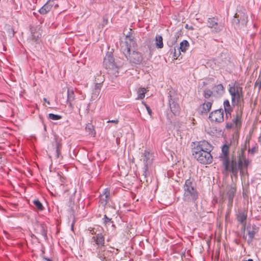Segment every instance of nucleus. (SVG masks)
I'll return each instance as SVG.
<instances>
[{
	"label": "nucleus",
	"instance_id": "obj_27",
	"mask_svg": "<svg viewBox=\"0 0 261 261\" xmlns=\"http://www.w3.org/2000/svg\"><path fill=\"white\" fill-rule=\"evenodd\" d=\"M74 99V93L73 90H70L69 89L67 90V101L69 103L70 106L72 105V102Z\"/></svg>",
	"mask_w": 261,
	"mask_h": 261
},
{
	"label": "nucleus",
	"instance_id": "obj_32",
	"mask_svg": "<svg viewBox=\"0 0 261 261\" xmlns=\"http://www.w3.org/2000/svg\"><path fill=\"white\" fill-rule=\"evenodd\" d=\"M32 39L37 41L40 38V34L36 32V30L34 28H31Z\"/></svg>",
	"mask_w": 261,
	"mask_h": 261
},
{
	"label": "nucleus",
	"instance_id": "obj_34",
	"mask_svg": "<svg viewBox=\"0 0 261 261\" xmlns=\"http://www.w3.org/2000/svg\"><path fill=\"white\" fill-rule=\"evenodd\" d=\"M223 106L225 111H232V109L228 99L224 100Z\"/></svg>",
	"mask_w": 261,
	"mask_h": 261
},
{
	"label": "nucleus",
	"instance_id": "obj_41",
	"mask_svg": "<svg viewBox=\"0 0 261 261\" xmlns=\"http://www.w3.org/2000/svg\"><path fill=\"white\" fill-rule=\"evenodd\" d=\"M108 22V19L106 16H104L102 18V25L103 26L106 25Z\"/></svg>",
	"mask_w": 261,
	"mask_h": 261
},
{
	"label": "nucleus",
	"instance_id": "obj_20",
	"mask_svg": "<svg viewBox=\"0 0 261 261\" xmlns=\"http://www.w3.org/2000/svg\"><path fill=\"white\" fill-rule=\"evenodd\" d=\"M102 220L105 226L107 228V229H108L109 227H110V229L111 231L115 232L116 227L114 224L113 221L112 220V219L108 218L106 215H105L102 218Z\"/></svg>",
	"mask_w": 261,
	"mask_h": 261
},
{
	"label": "nucleus",
	"instance_id": "obj_25",
	"mask_svg": "<svg viewBox=\"0 0 261 261\" xmlns=\"http://www.w3.org/2000/svg\"><path fill=\"white\" fill-rule=\"evenodd\" d=\"M212 103L211 102L206 101L201 105V114H207L211 109Z\"/></svg>",
	"mask_w": 261,
	"mask_h": 261
},
{
	"label": "nucleus",
	"instance_id": "obj_54",
	"mask_svg": "<svg viewBox=\"0 0 261 261\" xmlns=\"http://www.w3.org/2000/svg\"><path fill=\"white\" fill-rule=\"evenodd\" d=\"M243 238H244V239H246V237H245V236H243Z\"/></svg>",
	"mask_w": 261,
	"mask_h": 261
},
{
	"label": "nucleus",
	"instance_id": "obj_15",
	"mask_svg": "<svg viewBox=\"0 0 261 261\" xmlns=\"http://www.w3.org/2000/svg\"><path fill=\"white\" fill-rule=\"evenodd\" d=\"M92 240H94L97 246V249H101L102 247L105 246V237L101 233H97L95 236H93Z\"/></svg>",
	"mask_w": 261,
	"mask_h": 261
},
{
	"label": "nucleus",
	"instance_id": "obj_2",
	"mask_svg": "<svg viewBox=\"0 0 261 261\" xmlns=\"http://www.w3.org/2000/svg\"><path fill=\"white\" fill-rule=\"evenodd\" d=\"M183 190L182 200L185 204L188 205L192 203L197 206V200L199 198V193L194 179L191 177L186 179L183 186Z\"/></svg>",
	"mask_w": 261,
	"mask_h": 261
},
{
	"label": "nucleus",
	"instance_id": "obj_13",
	"mask_svg": "<svg viewBox=\"0 0 261 261\" xmlns=\"http://www.w3.org/2000/svg\"><path fill=\"white\" fill-rule=\"evenodd\" d=\"M169 105L171 112L175 116L178 115L180 113V108L177 102V100L175 98H173L171 94H169Z\"/></svg>",
	"mask_w": 261,
	"mask_h": 261
},
{
	"label": "nucleus",
	"instance_id": "obj_36",
	"mask_svg": "<svg viewBox=\"0 0 261 261\" xmlns=\"http://www.w3.org/2000/svg\"><path fill=\"white\" fill-rule=\"evenodd\" d=\"M48 118L49 119L53 120H57L61 119L62 117L61 115L50 113L48 115Z\"/></svg>",
	"mask_w": 261,
	"mask_h": 261
},
{
	"label": "nucleus",
	"instance_id": "obj_16",
	"mask_svg": "<svg viewBox=\"0 0 261 261\" xmlns=\"http://www.w3.org/2000/svg\"><path fill=\"white\" fill-rule=\"evenodd\" d=\"M236 189L232 186H228L226 188V195L228 199V205L231 206L233 203V198L236 194Z\"/></svg>",
	"mask_w": 261,
	"mask_h": 261
},
{
	"label": "nucleus",
	"instance_id": "obj_29",
	"mask_svg": "<svg viewBox=\"0 0 261 261\" xmlns=\"http://www.w3.org/2000/svg\"><path fill=\"white\" fill-rule=\"evenodd\" d=\"M146 93V90L145 88H140L137 91L138 99H142L145 97V94Z\"/></svg>",
	"mask_w": 261,
	"mask_h": 261
},
{
	"label": "nucleus",
	"instance_id": "obj_45",
	"mask_svg": "<svg viewBox=\"0 0 261 261\" xmlns=\"http://www.w3.org/2000/svg\"><path fill=\"white\" fill-rule=\"evenodd\" d=\"M185 28L191 30H194V28L192 26H189V25L187 24L186 25Z\"/></svg>",
	"mask_w": 261,
	"mask_h": 261
},
{
	"label": "nucleus",
	"instance_id": "obj_35",
	"mask_svg": "<svg viewBox=\"0 0 261 261\" xmlns=\"http://www.w3.org/2000/svg\"><path fill=\"white\" fill-rule=\"evenodd\" d=\"M144 176L143 179H146V182H148V179H146L148 176H149V173L148 171V166H144L143 168V175Z\"/></svg>",
	"mask_w": 261,
	"mask_h": 261
},
{
	"label": "nucleus",
	"instance_id": "obj_10",
	"mask_svg": "<svg viewBox=\"0 0 261 261\" xmlns=\"http://www.w3.org/2000/svg\"><path fill=\"white\" fill-rule=\"evenodd\" d=\"M216 17L208 18L207 19V27L212 29L213 33H218L223 29V26L218 22Z\"/></svg>",
	"mask_w": 261,
	"mask_h": 261
},
{
	"label": "nucleus",
	"instance_id": "obj_23",
	"mask_svg": "<svg viewBox=\"0 0 261 261\" xmlns=\"http://www.w3.org/2000/svg\"><path fill=\"white\" fill-rule=\"evenodd\" d=\"M110 194V191L105 189L103 195L100 196L99 201L103 205L105 206L108 203Z\"/></svg>",
	"mask_w": 261,
	"mask_h": 261
},
{
	"label": "nucleus",
	"instance_id": "obj_47",
	"mask_svg": "<svg viewBox=\"0 0 261 261\" xmlns=\"http://www.w3.org/2000/svg\"><path fill=\"white\" fill-rule=\"evenodd\" d=\"M45 260H46V261H53L52 260H51L50 258H47V257H44L43 258Z\"/></svg>",
	"mask_w": 261,
	"mask_h": 261
},
{
	"label": "nucleus",
	"instance_id": "obj_51",
	"mask_svg": "<svg viewBox=\"0 0 261 261\" xmlns=\"http://www.w3.org/2000/svg\"><path fill=\"white\" fill-rule=\"evenodd\" d=\"M119 139L118 138H117L116 139V142H117V143L118 144L119 143Z\"/></svg>",
	"mask_w": 261,
	"mask_h": 261
},
{
	"label": "nucleus",
	"instance_id": "obj_33",
	"mask_svg": "<svg viewBox=\"0 0 261 261\" xmlns=\"http://www.w3.org/2000/svg\"><path fill=\"white\" fill-rule=\"evenodd\" d=\"M33 203L38 211H42L44 210V207L42 203L39 200L37 199L34 200Z\"/></svg>",
	"mask_w": 261,
	"mask_h": 261
},
{
	"label": "nucleus",
	"instance_id": "obj_28",
	"mask_svg": "<svg viewBox=\"0 0 261 261\" xmlns=\"http://www.w3.org/2000/svg\"><path fill=\"white\" fill-rule=\"evenodd\" d=\"M85 129L87 132L89 133L91 136L94 137L95 135V132L94 129V126L91 123H88L87 124Z\"/></svg>",
	"mask_w": 261,
	"mask_h": 261
},
{
	"label": "nucleus",
	"instance_id": "obj_7",
	"mask_svg": "<svg viewBox=\"0 0 261 261\" xmlns=\"http://www.w3.org/2000/svg\"><path fill=\"white\" fill-rule=\"evenodd\" d=\"M243 108L240 107L236 112V115H233V118L230 121L226 122L225 127L227 129L231 128H240L242 125V116L243 113Z\"/></svg>",
	"mask_w": 261,
	"mask_h": 261
},
{
	"label": "nucleus",
	"instance_id": "obj_39",
	"mask_svg": "<svg viewBox=\"0 0 261 261\" xmlns=\"http://www.w3.org/2000/svg\"><path fill=\"white\" fill-rule=\"evenodd\" d=\"M241 155L244 160L243 166L247 168L249 164V161L248 160L246 159L245 156L244 155L243 152H242L241 153Z\"/></svg>",
	"mask_w": 261,
	"mask_h": 261
},
{
	"label": "nucleus",
	"instance_id": "obj_50",
	"mask_svg": "<svg viewBox=\"0 0 261 261\" xmlns=\"http://www.w3.org/2000/svg\"><path fill=\"white\" fill-rule=\"evenodd\" d=\"M243 261H253L252 259L249 258L247 260H243Z\"/></svg>",
	"mask_w": 261,
	"mask_h": 261
},
{
	"label": "nucleus",
	"instance_id": "obj_42",
	"mask_svg": "<svg viewBox=\"0 0 261 261\" xmlns=\"http://www.w3.org/2000/svg\"><path fill=\"white\" fill-rule=\"evenodd\" d=\"M100 84H96L95 85V92H98V91L100 90Z\"/></svg>",
	"mask_w": 261,
	"mask_h": 261
},
{
	"label": "nucleus",
	"instance_id": "obj_8",
	"mask_svg": "<svg viewBox=\"0 0 261 261\" xmlns=\"http://www.w3.org/2000/svg\"><path fill=\"white\" fill-rule=\"evenodd\" d=\"M194 158L199 163L203 164H210L212 163L213 159L211 152L206 151L198 152L192 151Z\"/></svg>",
	"mask_w": 261,
	"mask_h": 261
},
{
	"label": "nucleus",
	"instance_id": "obj_19",
	"mask_svg": "<svg viewBox=\"0 0 261 261\" xmlns=\"http://www.w3.org/2000/svg\"><path fill=\"white\" fill-rule=\"evenodd\" d=\"M35 232L42 236L45 239H47V227L44 223L38 224L35 228Z\"/></svg>",
	"mask_w": 261,
	"mask_h": 261
},
{
	"label": "nucleus",
	"instance_id": "obj_38",
	"mask_svg": "<svg viewBox=\"0 0 261 261\" xmlns=\"http://www.w3.org/2000/svg\"><path fill=\"white\" fill-rule=\"evenodd\" d=\"M178 37V33L175 35V36L172 37L170 41L168 42L169 46H172L175 45L177 41V38Z\"/></svg>",
	"mask_w": 261,
	"mask_h": 261
},
{
	"label": "nucleus",
	"instance_id": "obj_30",
	"mask_svg": "<svg viewBox=\"0 0 261 261\" xmlns=\"http://www.w3.org/2000/svg\"><path fill=\"white\" fill-rule=\"evenodd\" d=\"M247 219V215L244 213H240L237 216V219L241 224H245V221Z\"/></svg>",
	"mask_w": 261,
	"mask_h": 261
},
{
	"label": "nucleus",
	"instance_id": "obj_40",
	"mask_svg": "<svg viewBox=\"0 0 261 261\" xmlns=\"http://www.w3.org/2000/svg\"><path fill=\"white\" fill-rule=\"evenodd\" d=\"M232 111H225V118L227 120L229 118L231 117V112Z\"/></svg>",
	"mask_w": 261,
	"mask_h": 261
},
{
	"label": "nucleus",
	"instance_id": "obj_26",
	"mask_svg": "<svg viewBox=\"0 0 261 261\" xmlns=\"http://www.w3.org/2000/svg\"><path fill=\"white\" fill-rule=\"evenodd\" d=\"M155 45L158 48H162L164 44L163 42V38L161 35H156L155 38Z\"/></svg>",
	"mask_w": 261,
	"mask_h": 261
},
{
	"label": "nucleus",
	"instance_id": "obj_18",
	"mask_svg": "<svg viewBox=\"0 0 261 261\" xmlns=\"http://www.w3.org/2000/svg\"><path fill=\"white\" fill-rule=\"evenodd\" d=\"M152 154L149 151L145 150L142 153L141 160L143 161L144 166H148L152 163Z\"/></svg>",
	"mask_w": 261,
	"mask_h": 261
},
{
	"label": "nucleus",
	"instance_id": "obj_14",
	"mask_svg": "<svg viewBox=\"0 0 261 261\" xmlns=\"http://www.w3.org/2000/svg\"><path fill=\"white\" fill-rule=\"evenodd\" d=\"M247 230L249 236L247 242L249 244L252 242L255 234L258 232L259 230V227L256 226L255 224H253L252 225L248 226L247 227Z\"/></svg>",
	"mask_w": 261,
	"mask_h": 261
},
{
	"label": "nucleus",
	"instance_id": "obj_9",
	"mask_svg": "<svg viewBox=\"0 0 261 261\" xmlns=\"http://www.w3.org/2000/svg\"><path fill=\"white\" fill-rule=\"evenodd\" d=\"M241 154H240L239 155V159L237 162V159L236 156H231L230 160H234L236 162V170L234 171H232L230 169L229 170H224L227 172H230L232 175L234 176L237 177L238 176V174L239 171H240L241 173H243V163L244 160L243 159V158L242 157V159L240 157Z\"/></svg>",
	"mask_w": 261,
	"mask_h": 261
},
{
	"label": "nucleus",
	"instance_id": "obj_5",
	"mask_svg": "<svg viewBox=\"0 0 261 261\" xmlns=\"http://www.w3.org/2000/svg\"><path fill=\"white\" fill-rule=\"evenodd\" d=\"M228 92L231 97V103L233 106L238 105L243 98L242 88L235 82L229 84Z\"/></svg>",
	"mask_w": 261,
	"mask_h": 261
},
{
	"label": "nucleus",
	"instance_id": "obj_11",
	"mask_svg": "<svg viewBox=\"0 0 261 261\" xmlns=\"http://www.w3.org/2000/svg\"><path fill=\"white\" fill-rule=\"evenodd\" d=\"M212 122L221 123L224 121V113L222 109H220L212 112L208 117Z\"/></svg>",
	"mask_w": 261,
	"mask_h": 261
},
{
	"label": "nucleus",
	"instance_id": "obj_43",
	"mask_svg": "<svg viewBox=\"0 0 261 261\" xmlns=\"http://www.w3.org/2000/svg\"><path fill=\"white\" fill-rule=\"evenodd\" d=\"M146 110H147V112H148V114H149L150 116H151V114H152V111H151V110L150 108L149 107V106H148V107H146Z\"/></svg>",
	"mask_w": 261,
	"mask_h": 261
},
{
	"label": "nucleus",
	"instance_id": "obj_49",
	"mask_svg": "<svg viewBox=\"0 0 261 261\" xmlns=\"http://www.w3.org/2000/svg\"><path fill=\"white\" fill-rule=\"evenodd\" d=\"M142 104H143V105L145 106V108H146V107H148V106H149L148 105H147V104H146L145 102H144V101H142Z\"/></svg>",
	"mask_w": 261,
	"mask_h": 261
},
{
	"label": "nucleus",
	"instance_id": "obj_22",
	"mask_svg": "<svg viewBox=\"0 0 261 261\" xmlns=\"http://www.w3.org/2000/svg\"><path fill=\"white\" fill-rule=\"evenodd\" d=\"M213 92L215 96H221L224 93V88L221 84L215 85L213 88Z\"/></svg>",
	"mask_w": 261,
	"mask_h": 261
},
{
	"label": "nucleus",
	"instance_id": "obj_1",
	"mask_svg": "<svg viewBox=\"0 0 261 261\" xmlns=\"http://www.w3.org/2000/svg\"><path fill=\"white\" fill-rule=\"evenodd\" d=\"M120 45L121 51L130 62L135 64H139L142 62V56L139 52L135 51L137 45L132 36L127 35L124 42H121Z\"/></svg>",
	"mask_w": 261,
	"mask_h": 261
},
{
	"label": "nucleus",
	"instance_id": "obj_17",
	"mask_svg": "<svg viewBox=\"0 0 261 261\" xmlns=\"http://www.w3.org/2000/svg\"><path fill=\"white\" fill-rule=\"evenodd\" d=\"M189 47V43L187 40H183L180 43V46H177L178 53H176L175 47H174V56L175 57H178L180 54V51L182 52H186Z\"/></svg>",
	"mask_w": 261,
	"mask_h": 261
},
{
	"label": "nucleus",
	"instance_id": "obj_53",
	"mask_svg": "<svg viewBox=\"0 0 261 261\" xmlns=\"http://www.w3.org/2000/svg\"><path fill=\"white\" fill-rule=\"evenodd\" d=\"M33 14H34V15H35V16H36V15H37V14H36V13L35 12H34V13H33Z\"/></svg>",
	"mask_w": 261,
	"mask_h": 261
},
{
	"label": "nucleus",
	"instance_id": "obj_44",
	"mask_svg": "<svg viewBox=\"0 0 261 261\" xmlns=\"http://www.w3.org/2000/svg\"><path fill=\"white\" fill-rule=\"evenodd\" d=\"M119 122V120L118 119L116 120H109L107 122L108 123H114L115 124H117Z\"/></svg>",
	"mask_w": 261,
	"mask_h": 261
},
{
	"label": "nucleus",
	"instance_id": "obj_3",
	"mask_svg": "<svg viewBox=\"0 0 261 261\" xmlns=\"http://www.w3.org/2000/svg\"><path fill=\"white\" fill-rule=\"evenodd\" d=\"M103 65L108 70V73L115 76H118L119 66L115 61L113 54L112 52H108L103 59Z\"/></svg>",
	"mask_w": 261,
	"mask_h": 261
},
{
	"label": "nucleus",
	"instance_id": "obj_48",
	"mask_svg": "<svg viewBox=\"0 0 261 261\" xmlns=\"http://www.w3.org/2000/svg\"><path fill=\"white\" fill-rule=\"evenodd\" d=\"M44 101H45L46 102H47L48 105H50V102L49 101L47 100V99L46 98H44L43 99Z\"/></svg>",
	"mask_w": 261,
	"mask_h": 261
},
{
	"label": "nucleus",
	"instance_id": "obj_31",
	"mask_svg": "<svg viewBox=\"0 0 261 261\" xmlns=\"http://www.w3.org/2000/svg\"><path fill=\"white\" fill-rule=\"evenodd\" d=\"M105 250L102 248L101 249H97V257L101 259V261H107L106 259L105 254L103 253Z\"/></svg>",
	"mask_w": 261,
	"mask_h": 261
},
{
	"label": "nucleus",
	"instance_id": "obj_12",
	"mask_svg": "<svg viewBox=\"0 0 261 261\" xmlns=\"http://www.w3.org/2000/svg\"><path fill=\"white\" fill-rule=\"evenodd\" d=\"M213 150V146L206 141L203 140L197 142V145L195 146L192 151H208L211 152Z\"/></svg>",
	"mask_w": 261,
	"mask_h": 261
},
{
	"label": "nucleus",
	"instance_id": "obj_52",
	"mask_svg": "<svg viewBox=\"0 0 261 261\" xmlns=\"http://www.w3.org/2000/svg\"><path fill=\"white\" fill-rule=\"evenodd\" d=\"M255 148H252L251 149L252 153H253L254 151Z\"/></svg>",
	"mask_w": 261,
	"mask_h": 261
},
{
	"label": "nucleus",
	"instance_id": "obj_4",
	"mask_svg": "<svg viewBox=\"0 0 261 261\" xmlns=\"http://www.w3.org/2000/svg\"><path fill=\"white\" fill-rule=\"evenodd\" d=\"M229 145L224 144L222 147V154L220 156V161L224 170L230 169L232 171L236 170V162L234 160H230L229 156Z\"/></svg>",
	"mask_w": 261,
	"mask_h": 261
},
{
	"label": "nucleus",
	"instance_id": "obj_37",
	"mask_svg": "<svg viewBox=\"0 0 261 261\" xmlns=\"http://www.w3.org/2000/svg\"><path fill=\"white\" fill-rule=\"evenodd\" d=\"M213 94V91L208 89H205L203 92V96L205 98H209Z\"/></svg>",
	"mask_w": 261,
	"mask_h": 261
},
{
	"label": "nucleus",
	"instance_id": "obj_6",
	"mask_svg": "<svg viewBox=\"0 0 261 261\" xmlns=\"http://www.w3.org/2000/svg\"><path fill=\"white\" fill-rule=\"evenodd\" d=\"M248 22L247 15L242 12L236 13L232 20V23L237 31L244 29Z\"/></svg>",
	"mask_w": 261,
	"mask_h": 261
},
{
	"label": "nucleus",
	"instance_id": "obj_46",
	"mask_svg": "<svg viewBox=\"0 0 261 261\" xmlns=\"http://www.w3.org/2000/svg\"><path fill=\"white\" fill-rule=\"evenodd\" d=\"M90 230V233L92 234H96V232L94 231V228H92V229L91 230Z\"/></svg>",
	"mask_w": 261,
	"mask_h": 261
},
{
	"label": "nucleus",
	"instance_id": "obj_24",
	"mask_svg": "<svg viewBox=\"0 0 261 261\" xmlns=\"http://www.w3.org/2000/svg\"><path fill=\"white\" fill-rule=\"evenodd\" d=\"M55 146L56 148V157L57 159H62L61 149L62 148V144L57 139H55Z\"/></svg>",
	"mask_w": 261,
	"mask_h": 261
},
{
	"label": "nucleus",
	"instance_id": "obj_21",
	"mask_svg": "<svg viewBox=\"0 0 261 261\" xmlns=\"http://www.w3.org/2000/svg\"><path fill=\"white\" fill-rule=\"evenodd\" d=\"M54 5V1H48L39 10V12L42 15L47 14L51 10Z\"/></svg>",
	"mask_w": 261,
	"mask_h": 261
}]
</instances>
